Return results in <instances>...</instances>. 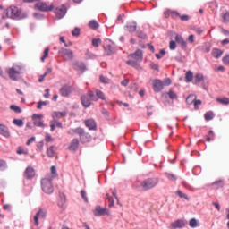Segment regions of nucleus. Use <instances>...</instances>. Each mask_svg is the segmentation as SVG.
<instances>
[{"label":"nucleus","instance_id":"nucleus-1","mask_svg":"<svg viewBox=\"0 0 229 229\" xmlns=\"http://www.w3.org/2000/svg\"><path fill=\"white\" fill-rule=\"evenodd\" d=\"M4 13L5 15H9L11 19H16L18 21L28 17V13L22 11V9H19L17 6H11Z\"/></svg>","mask_w":229,"mask_h":229},{"label":"nucleus","instance_id":"nucleus-2","mask_svg":"<svg viewBox=\"0 0 229 229\" xmlns=\"http://www.w3.org/2000/svg\"><path fill=\"white\" fill-rule=\"evenodd\" d=\"M158 178L157 177L148 178L140 182V187L142 189V191H149L150 189L157 187V185H158Z\"/></svg>","mask_w":229,"mask_h":229},{"label":"nucleus","instance_id":"nucleus-3","mask_svg":"<svg viewBox=\"0 0 229 229\" xmlns=\"http://www.w3.org/2000/svg\"><path fill=\"white\" fill-rule=\"evenodd\" d=\"M81 104L85 108H89L92 105L91 101H98V98L94 95V92L88 91L86 95L81 97Z\"/></svg>","mask_w":229,"mask_h":229},{"label":"nucleus","instance_id":"nucleus-4","mask_svg":"<svg viewBox=\"0 0 229 229\" xmlns=\"http://www.w3.org/2000/svg\"><path fill=\"white\" fill-rule=\"evenodd\" d=\"M21 71H22V68L19 65H16V66L8 68L6 70V72L9 78L13 80V81H17L19 80V76H21Z\"/></svg>","mask_w":229,"mask_h":229},{"label":"nucleus","instance_id":"nucleus-5","mask_svg":"<svg viewBox=\"0 0 229 229\" xmlns=\"http://www.w3.org/2000/svg\"><path fill=\"white\" fill-rule=\"evenodd\" d=\"M41 187L43 192H45L46 194H52L54 191L53 182H51V180L49 179H42Z\"/></svg>","mask_w":229,"mask_h":229},{"label":"nucleus","instance_id":"nucleus-6","mask_svg":"<svg viewBox=\"0 0 229 229\" xmlns=\"http://www.w3.org/2000/svg\"><path fill=\"white\" fill-rule=\"evenodd\" d=\"M68 133L70 135H74L76 133L80 136V140H81V142H87V140H85V137H87V134L85 133V131L80 127L70 130Z\"/></svg>","mask_w":229,"mask_h":229},{"label":"nucleus","instance_id":"nucleus-7","mask_svg":"<svg viewBox=\"0 0 229 229\" xmlns=\"http://www.w3.org/2000/svg\"><path fill=\"white\" fill-rule=\"evenodd\" d=\"M59 94L63 98H69V96L72 94V86L64 85L63 87L60 88Z\"/></svg>","mask_w":229,"mask_h":229},{"label":"nucleus","instance_id":"nucleus-8","mask_svg":"<svg viewBox=\"0 0 229 229\" xmlns=\"http://www.w3.org/2000/svg\"><path fill=\"white\" fill-rule=\"evenodd\" d=\"M94 216H110V211L106 208H101V206H97L93 211Z\"/></svg>","mask_w":229,"mask_h":229},{"label":"nucleus","instance_id":"nucleus-9","mask_svg":"<svg viewBox=\"0 0 229 229\" xmlns=\"http://www.w3.org/2000/svg\"><path fill=\"white\" fill-rule=\"evenodd\" d=\"M47 216V210L39 209L38 212L34 216V225L36 226H38V225H39L38 219H46Z\"/></svg>","mask_w":229,"mask_h":229},{"label":"nucleus","instance_id":"nucleus-10","mask_svg":"<svg viewBox=\"0 0 229 229\" xmlns=\"http://www.w3.org/2000/svg\"><path fill=\"white\" fill-rule=\"evenodd\" d=\"M36 8L41 12H53V8H55V6L53 4L47 5V4L44 2H39L36 4Z\"/></svg>","mask_w":229,"mask_h":229},{"label":"nucleus","instance_id":"nucleus-11","mask_svg":"<svg viewBox=\"0 0 229 229\" xmlns=\"http://www.w3.org/2000/svg\"><path fill=\"white\" fill-rule=\"evenodd\" d=\"M55 13L57 19H64L65 13H67V8H65V5H61L60 7L55 8Z\"/></svg>","mask_w":229,"mask_h":229},{"label":"nucleus","instance_id":"nucleus-12","mask_svg":"<svg viewBox=\"0 0 229 229\" xmlns=\"http://www.w3.org/2000/svg\"><path fill=\"white\" fill-rule=\"evenodd\" d=\"M59 53H62L63 57L64 58V60H72L74 58V54L70 49L62 48L59 51Z\"/></svg>","mask_w":229,"mask_h":229},{"label":"nucleus","instance_id":"nucleus-13","mask_svg":"<svg viewBox=\"0 0 229 229\" xmlns=\"http://www.w3.org/2000/svg\"><path fill=\"white\" fill-rule=\"evenodd\" d=\"M154 91L160 92L164 90V82L161 80L156 79L152 82Z\"/></svg>","mask_w":229,"mask_h":229},{"label":"nucleus","instance_id":"nucleus-14","mask_svg":"<svg viewBox=\"0 0 229 229\" xmlns=\"http://www.w3.org/2000/svg\"><path fill=\"white\" fill-rule=\"evenodd\" d=\"M42 117H44L42 114H34L32 116L35 126H39L40 128H44V122L40 120L42 119Z\"/></svg>","mask_w":229,"mask_h":229},{"label":"nucleus","instance_id":"nucleus-15","mask_svg":"<svg viewBox=\"0 0 229 229\" xmlns=\"http://www.w3.org/2000/svg\"><path fill=\"white\" fill-rule=\"evenodd\" d=\"M175 42H177V44H180L182 49H187V41H185L183 37L176 34Z\"/></svg>","mask_w":229,"mask_h":229},{"label":"nucleus","instance_id":"nucleus-16","mask_svg":"<svg viewBox=\"0 0 229 229\" xmlns=\"http://www.w3.org/2000/svg\"><path fill=\"white\" fill-rule=\"evenodd\" d=\"M78 148H80V140H78V139H73L70 143L68 149L70 151H77Z\"/></svg>","mask_w":229,"mask_h":229},{"label":"nucleus","instance_id":"nucleus-17","mask_svg":"<svg viewBox=\"0 0 229 229\" xmlns=\"http://www.w3.org/2000/svg\"><path fill=\"white\" fill-rule=\"evenodd\" d=\"M25 177L27 180H31V178L35 177V169L33 167L29 166L25 170Z\"/></svg>","mask_w":229,"mask_h":229},{"label":"nucleus","instance_id":"nucleus-18","mask_svg":"<svg viewBox=\"0 0 229 229\" xmlns=\"http://www.w3.org/2000/svg\"><path fill=\"white\" fill-rule=\"evenodd\" d=\"M84 123L87 128H89V130H98V125L96 124V121H94L93 119L86 120Z\"/></svg>","mask_w":229,"mask_h":229},{"label":"nucleus","instance_id":"nucleus-19","mask_svg":"<svg viewBox=\"0 0 229 229\" xmlns=\"http://www.w3.org/2000/svg\"><path fill=\"white\" fill-rule=\"evenodd\" d=\"M129 56L136 60V62H142V50L139 49L134 54H131Z\"/></svg>","mask_w":229,"mask_h":229},{"label":"nucleus","instance_id":"nucleus-20","mask_svg":"<svg viewBox=\"0 0 229 229\" xmlns=\"http://www.w3.org/2000/svg\"><path fill=\"white\" fill-rule=\"evenodd\" d=\"M0 135H3V137H10V131H8V127H6L4 124L0 123Z\"/></svg>","mask_w":229,"mask_h":229},{"label":"nucleus","instance_id":"nucleus-21","mask_svg":"<svg viewBox=\"0 0 229 229\" xmlns=\"http://www.w3.org/2000/svg\"><path fill=\"white\" fill-rule=\"evenodd\" d=\"M65 115H67L66 112H54L52 114L54 121H58V119H62V117H65Z\"/></svg>","mask_w":229,"mask_h":229},{"label":"nucleus","instance_id":"nucleus-22","mask_svg":"<svg viewBox=\"0 0 229 229\" xmlns=\"http://www.w3.org/2000/svg\"><path fill=\"white\" fill-rule=\"evenodd\" d=\"M211 187L217 191V189H223L225 187V181L223 180H218L211 184Z\"/></svg>","mask_w":229,"mask_h":229},{"label":"nucleus","instance_id":"nucleus-23","mask_svg":"<svg viewBox=\"0 0 229 229\" xmlns=\"http://www.w3.org/2000/svg\"><path fill=\"white\" fill-rule=\"evenodd\" d=\"M185 226V222L183 220H176L171 224L172 228H183Z\"/></svg>","mask_w":229,"mask_h":229},{"label":"nucleus","instance_id":"nucleus-24","mask_svg":"<svg viewBox=\"0 0 229 229\" xmlns=\"http://www.w3.org/2000/svg\"><path fill=\"white\" fill-rule=\"evenodd\" d=\"M216 103H219V105H223L224 106H226L229 105V98L226 97L216 98Z\"/></svg>","mask_w":229,"mask_h":229},{"label":"nucleus","instance_id":"nucleus-25","mask_svg":"<svg viewBox=\"0 0 229 229\" xmlns=\"http://www.w3.org/2000/svg\"><path fill=\"white\" fill-rule=\"evenodd\" d=\"M211 55L214 58H221L223 55V51L218 48H214L211 52Z\"/></svg>","mask_w":229,"mask_h":229},{"label":"nucleus","instance_id":"nucleus-26","mask_svg":"<svg viewBox=\"0 0 229 229\" xmlns=\"http://www.w3.org/2000/svg\"><path fill=\"white\" fill-rule=\"evenodd\" d=\"M127 31H130L131 33H133V31H137V23L136 22H131L126 25Z\"/></svg>","mask_w":229,"mask_h":229},{"label":"nucleus","instance_id":"nucleus-27","mask_svg":"<svg viewBox=\"0 0 229 229\" xmlns=\"http://www.w3.org/2000/svg\"><path fill=\"white\" fill-rule=\"evenodd\" d=\"M127 65H131V67H134L135 69L140 70L142 69L140 67V64H139V63L137 61H133V60H129L126 61Z\"/></svg>","mask_w":229,"mask_h":229},{"label":"nucleus","instance_id":"nucleus-28","mask_svg":"<svg viewBox=\"0 0 229 229\" xmlns=\"http://www.w3.org/2000/svg\"><path fill=\"white\" fill-rule=\"evenodd\" d=\"M95 94H96V98L97 99H102V101H106V97H105V93H103V91L99 90V89H96L95 90Z\"/></svg>","mask_w":229,"mask_h":229},{"label":"nucleus","instance_id":"nucleus-29","mask_svg":"<svg viewBox=\"0 0 229 229\" xmlns=\"http://www.w3.org/2000/svg\"><path fill=\"white\" fill-rule=\"evenodd\" d=\"M47 155L49 158H54L55 155H56V152L55 151V147H50L47 149Z\"/></svg>","mask_w":229,"mask_h":229},{"label":"nucleus","instance_id":"nucleus-30","mask_svg":"<svg viewBox=\"0 0 229 229\" xmlns=\"http://www.w3.org/2000/svg\"><path fill=\"white\" fill-rule=\"evenodd\" d=\"M105 49V53L106 55H107L108 56H110V55H114V48L112 47L111 45H106V47H104Z\"/></svg>","mask_w":229,"mask_h":229},{"label":"nucleus","instance_id":"nucleus-31","mask_svg":"<svg viewBox=\"0 0 229 229\" xmlns=\"http://www.w3.org/2000/svg\"><path fill=\"white\" fill-rule=\"evenodd\" d=\"M192 78H194V74L192 73V72H187L185 75L186 83H191V81H192Z\"/></svg>","mask_w":229,"mask_h":229},{"label":"nucleus","instance_id":"nucleus-32","mask_svg":"<svg viewBox=\"0 0 229 229\" xmlns=\"http://www.w3.org/2000/svg\"><path fill=\"white\" fill-rule=\"evenodd\" d=\"M89 27L91 30H98V28H99V23H98L96 20H92L89 22Z\"/></svg>","mask_w":229,"mask_h":229},{"label":"nucleus","instance_id":"nucleus-33","mask_svg":"<svg viewBox=\"0 0 229 229\" xmlns=\"http://www.w3.org/2000/svg\"><path fill=\"white\" fill-rule=\"evenodd\" d=\"M74 67L77 71H81V72L85 71V64L83 63H75Z\"/></svg>","mask_w":229,"mask_h":229},{"label":"nucleus","instance_id":"nucleus-34","mask_svg":"<svg viewBox=\"0 0 229 229\" xmlns=\"http://www.w3.org/2000/svg\"><path fill=\"white\" fill-rule=\"evenodd\" d=\"M196 101V95H189L186 98L187 105H192Z\"/></svg>","mask_w":229,"mask_h":229},{"label":"nucleus","instance_id":"nucleus-35","mask_svg":"<svg viewBox=\"0 0 229 229\" xmlns=\"http://www.w3.org/2000/svg\"><path fill=\"white\" fill-rule=\"evenodd\" d=\"M216 139V135L214 134V131H209L208 136H207L206 140L207 142H211V140H214Z\"/></svg>","mask_w":229,"mask_h":229},{"label":"nucleus","instance_id":"nucleus-36","mask_svg":"<svg viewBox=\"0 0 229 229\" xmlns=\"http://www.w3.org/2000/svg\"><path fill=\"white\" fill-rule=\"evenodd\" d=\"M47 56H49V47L45 48L43 52V56H41V62H45Z\"/></svg>","mask_w":229,"mask_h":229},{"label":"nucleus","instance_id":"nucleus-37","mask_svg":"<svg viewBox=\"0 0 229 229\" xmlns=\"http://www.w3.org/2000/svg\"><path fill=\"white\" fill-rule=\"evenodd\" d=\"M206 121H212L214 119V113L207 112L204 115Z\"/></svg>","mask_w":229,"mask_h":229},{"label":"nucleus","instance_id":"nucleus-38","mask_svg":"<svg viewBox=\"0 0 229 229\" xmlns=\"http://www.w3.org/2000/svg\"><path fill=\"white\" fill-rule=\"evenodd\" d=\"M10 108L13 112H15V114H21V112H22V110L21 109V107H19V106L12 105V106H10Z\"/></svg>","mask_w":229,"mask_h":229},{"label":"nucleus","instance_id":"nucleus-39","mask_svg":"<svg viewBox=\"0 0 229 229\" xmlns=\"http://www.w3.org/2000/svg\"><path fill=\"white\" fill-rule=\"evenodd\" d=\"M222 19H223V22H225V24H228V22H229V12H225L222 15Z\"/></svg>","mask_w":229,"mask_h":229},{"label":"nucleus","instance_id":"nucleus-40","mask_svg":"<svg viewBox=\"0 0 229 229\" xmlns=\"http://www.w3.org/2000/svg\"><path fill=\"white\" fill-rule=\"evenodd\" d=\"M6 167H8V165L6 164V161L0 159V171L6 170Z\"/></svg>","mask_w":229,"mask_h":229},{"label":"nucleus","instance_id":"nucleus-41","mask_svg":"<svg viewBox=\"0 0 229 229\" xmlns=\"http://www.w3.org/2000/svg\"><path fill=\"white\" fill-rule=\"evenodd\" d=\"M13 124H15L16 126H19L21 128V127L24 126V121H22L21 119H14Z\"/></svg>","mask_w":229,"mask_h":229},{"label":"nucleus","instance_id":"nucleus-42","mask_svg":"<svg viewBox=\"0 0 229 229\" xmlns=\"http://www.w3.org/2000/svg\"><path fill=\"white\" fill-rule=\"evenodd\" d=\"M203 80H204L203 74H201V73L196 74V76H195L196 83H199V82L203 81Z\"/></svg>","mask_w":229,"mask_h":229},{"label":"nucleus","instance_id":"nucleus-43","mask_svg":"<svg viewBox=\"0 0 229 229\" xmlns=\"http://www.w3.org/2000/svg\"><path fill=\"white\" fill-rule=\"evenodd\" d=\"M176 194L177 196H179V198H183L184 199L189 201V197L187 196V194L182 192V191H177Z\"/></svg>","mask_w":229,"mask_h":229},{"label":"nucleus","instance_id":"nucleus-44","mask_svg":"<svg viewBox=\"0 0 229 229\" xmlns=\"http://www.w3.org/2000/svg\"><path fill=\"white\" fill-rule=\"evenodd\" d=\"M190 226H191V228H196V226H198V220H196V218L191 219Z\"/></svg>","mask_w":229,"mask_h":229},{"label":"nucleus","instance_id":"nucleus-45","mask_svg":"<svg viewBox=\"0 0 229 229\" xmlns=\"http://www.w3.org/2000/svg\"><path fill=\"white\" fill-rule=\"evenodd\" d=\"M168 98H170V99H178V95H176L174 91L170 90L168 92Z\"/></svg>","mask_w":229,"mask_h":229},{"label":"nucleus","instance_id":"nucleus-46","mask_svg":"<svg viewBox=\"0 0 229 229\" xmlns=\"http://www.w3.org/2000/svg\"><path fill=\"white\" fill-rule=\"evenodd\" d=\"M99 44H101V38H97L92 40V46L94 47H99Z\"/></svg>","mask_w":229,"mask_h":229},{"label":"nucleus","instance_id":"nucleus-47","mask_svg":"<svg viewBox=\"0 0 229 229\" xmlns=\"http://www.w3.org/2000/svg\"><path fill=\"white\" fill-rule=\"evenodd\" d=\"M18 155H28V150H25L21 147H19L17 149Z\"/></svg>","mask_w":229,"mask_h":229},{"label":"nucleus","instance_id":"nucleus-48","mask_svg":"<svg viewBox=\"0 0 229 229\" xmlns=\"http://www.w3.org/2000/svg\"><path fill=\"white\" fill-rule=\"evenodd\" d=\"M164 15L166 19H168V17H171L173 15V10L167 9L164 12Z\"/></svg>","mask_w":229,"mask_h":229},{"label":"nucleus","instance_id":"nucleus-49","mask_svg":"<svg viewBox=\"0 0 229 229\" xmlns=\"http://www.w3.org/2000/svg\"><path fill=\"white\" fill-rule=\"evenodd\" d=\"M165 55V50L164 49L160 50L159 54H156V57L157 58V60H160V58H162Z\"/></svg>","mask_w":229,"mask_h":229},{"label":"nucleus","instance_id":"nucleus-50","mask_svg":"<svg viewBox=\"0 0 229 229\" xmlns=\"http://www.w3.org/2000/svg\"><path fill=\"white\" fill-rule=\"evenodd\" d=\"M100 81L102 82V83H106V84H108V83H110V79H108V78H106V77H105V76H103V75H100Z\"/></svg>","mask_w":229,"mask_h":229},{"label":"nucleus","instance_id":"nucleus-51","mask_svg":"<svg viewBox=\"0 0 229 229\" xmlns=\"http://www.w3.org/2000/svg\"><path fill=\"white\" fill-rule=\"evenodd\" d=\"M46 105H47V101H39L37 106L38 110H41L42 106H46Z\"/></svg>","mask_w":229,"mask_h":229},{"label":"nucleus","instance_id":"nucleus-52","mask_svg":"<svg viewBox=\"0 0 229 229\" xmlns=\"http://www.w3.org/2000/svg\"><path fill=\"white\" fill-rule=\"evenodd\" d=\"M81 198L84 199V201L86 203L89 202V199L87 198V192H85V191H81Z\"/></svg>","mask_w":229,"mask_h":229},{"label":"nucleus","instance_id":"nucleus-53","mask_svg":"<svg viewBox=\"0 0 229 229\" xmlns=\"http://www.w3.org/2000/svg\"><path fill=\"white\" fill-rule=\"evenodd\" d=\"M169 47L172 51H174V49H176V41L174 40L170 41Z\"/></svg>","mask_w":229,"mask_h":229},{"label":"nucleus","instance_id":"nucleus-54","mask_svg":"<svg viewBox=\"0 0 229 229\" xmlns=\"http://www.w3.org/2000/svg\"><path fill=\"white\" fill-rule=\"evenodd\" d=\"M171 18L172 19H178V18H180V13H178L177 11H173Z\"/></svg>","mask_w":229,"mask_h":229},{"label":"nucleus","instance_id":"nucleus-55","mask_svg":"<svg viewBox=\"0 0 229 229\" xmlns=\"http://www.w3.org/2000/svg\"><path fill=\"white\" fill-rule=\"evenodd\" d=\"M50 171H51V174H53V178H56V176H58V174H56V167L55 166H52Z\"/></svg>","mask_w":229,"mask_h":229},{"label":"nucleus","instance_id":"nucleus-56","mask_svg":"<svg viewBox=\"0 0 229 229\" xmlns=\"http://www.w3.org/2000/svg\"><path fill=\"white\" fill-rule=\"evenodd\" d=\"M179 18H180L181 21H182L183 22H187V21H189V15H187V14L180 15Z\"/></svg>","mask_w":229,"mask_h":229},{"label":"nucleus","instance_id":"nucleus-57","mask_svg":"<svg viewBox=\"0 0 229 229\" xmlns=\"http://www.w3.org/2000/svg\"><path fill=\"white\" fill-rule=\"evenodd\" d=\"M167 178L168 180H172V182H176V175L173 174H167Z\"/></svg>","mask_w":229,"mask_h":229},{"label":"nucleus","instance_id":"nucleus-58","mask_svg":"<svg viewBox=\"0 0 229 229\" xmlns=\"http://www.w3.org/2000/svg\"><path fill=\"white\" fill-rule=\"evenodd\" d=\"M137 37H139V38H142V39H144V38H146V33H144V32H142V31H138L137 32Z\"/></svg>","mask_w":229,"mask_h":229},{"label":"nucleus","instance_id":"nucleus-59","mask_svg":"<svg viewBox=\"0 0 229 229\" xmlns=\"http://www.w3.org/2000/svg\"><path fill=\"white\" fill-rule=\"evenodd\" d=\"M72 35L73 37H78L80 35V29L79 28H75L74 30L72 31Z\"/></svg>","mask_w":229,"mask_h":229},{"label":"nucleus","instance_id":"nucleus-60","mask_svg":"<svg viewBox=\"0 0 229 229\" xmlns=\"http://www.w3.org/2000/svg\"><path fill=\"white\" fill-rule=\"evenodd\" d=\"M171 83H172V81L169 78H166V79H165L163 84H164V87H169V85H171Z\"/></svg>","mask_w":229,"mask_h":229},{"label":"nucleus","instance_id":"nucleus-61","mask_svg":"<svg viewBox=\"0 0 229 229\" xmlns=\"http://www.w3.org/2000/svg\"><path fill=\"white\" fill-rule=\"evenodd\" d=\"M188 42H190V44H194V34L188 37Z\"/></svg>","mask_w":229,"mask_h":229},{"label":"nucleus","instance_id":"nucleus-62","mask_svg":"<svg viewBox=\"0 0 229 229\" xmlns=\"http://www.w3.org/2000/svg\"><path fill=\"white\" fill-rule=\"evenodd\" d=\"M128 83H130V81L128 79L121 81V85H123V87H128Z\"/></svg>","mask_w":229,"mask_h":229},{"label":"nucleus","instance_id":"nucleus-63","mask_svg":"<svg viewBox=\"0 0 229 229\" xmlns=\"http://www.w3.org/2000/svg\"><path fill=\"white\" fill-rule=\"evenodd\" d=\"M223 62L225 65H229V55H225L224 58H223Z\"/></svg>","mask_w":229,"mask_h":229},{"label":"nucleus","instance_id":"nucleus-64","mask_svg":"<svg viewBox=\"0 0 229 229\" xmlns=\"http://www.w3.org/2000/svg\"><path fill=\"white\" fill-rule=\"evenodd\" d=\"M193 105H194V108H195V110H198V105H201V100H196L195 99V102L193 103Z\"/></svg>","mask_w":229,"mask_h":229}]
</instances>
